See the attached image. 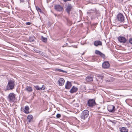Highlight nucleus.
Here are the masks:
<instances>
[{"label": "nucleus", "instance_id": "obj_1", "mask_svg": "<svg viewBox=\"0 0 132 132\" xmlns=\"http://www.w3.org/2000/svg\"><path fill=\"white\" fill-rule=\"evenodd\" d=\"M15 81L10 79L8 81L7 84L6 86V89L7 90H12L14 88Z\"/></svg>", "mask_w": 132, "mask_h": 132}, {"label": "nucleus", "instance_id": "obj_2", "mask_svg": "<svg viewBox=\"0 0 132 132\" xmlns=\"http://www.w3.org/2000/svg\"><path fill=\"white\" fill-rule=\"evenodd\" d=\"M7 97L8 101L10 103L14 102L15 100V94L13 93H10Z\"/></svg>", "mask_w": 132, "mask_h": 132}, {"label": "nucleus", "instance_id": "obj_3", "mask_svg": "<svg viewBox=\"0 0 132 132\" xmlns=\"http://www.w3.org/2000/svg\"><path fill=\"white\" fill-rule=\"evenodd\" d=\"M96 104L95 99H90L87 101V106L89 108H93Z\"/></svg>", "mask_w": 132, "mask_h": 132}, {"label": "nucleus", "instance_id": "obj_4", "mask_svg": "<svg viewBox=\"0 0 132 132\" xmlns=\"http://www.w3.org/2000/svg\"><path fill=\"white\" fill-rule=\"evenodd\" d=\"M89 114L88 111L87 110H85L82 112L80 117L83 120H84L88 117Z\"/></svg>", "mask_w": 132, "mask_h": 132}, {"label": "nucleus", "instance_id": "obj_5", "mask_svg": "<svg viewBox=\"0 0 132 132\" xmlns=\"http://www.w3.org/2000/svg\"><path fill=\"white\" fill-rule=\"evenodd\" d=\"M117 19L118 21L120 22H123L124 21L125 17L121 13H119L117 15Z\"/></svg>", "mask_w": 132, "mask_h": 132}, {"label": "nucleus", "instance_id": "obj_6", "mask_svg": "<svg viewBox=\"0 0 132 132\" xmlns=\"http://www.w3.org/2000/svg\"><path fill=\"white\" fill-rule=\"evenodd\" d=\"M108 111L110 112L114 113L116 109L114 106L112 105H109L108 106Z\"/></svg>", "mask_w": 132, "mask_h": 132}, {"label": "nucleus", "instance_id": "obj_7", "mask_svg": "<svg viewBox=\"0 0 132 132\" xmlns=\"http://www.w3.org/2000/svg\"><path fill=\"white\" fill-rule=\"evenodd\" d=\"M54 9L56 11L59 12H61L63 11V7L59 4L56 5L55 6Z\"/></svg>", "mask_w": 132, "mask_h": 132}, {"label": "nucleus", "instance_id": "obj_8", "mask_svg": "<svg viewBox=\"0 0 132 132\" xmlns=\"http://www.w3.org/2000/svg\"><path fill=\"white\" fill-rule=\"evenodd\" d=\"M118 39V41L121 43H125L127 41V39L123 36H119Z\"/></svg>", "mask_w": 132, "mask_h": 132}, {"label": "nucleus", "instance_id": "obj_9", "mask_svg": "<svg viewBox=\"0 0 132 132\" xmlns=\"http://www.w3.org/2000/svg\"><path fill=\"white\" fill-rule=\"evenodd\" d=\"M73 9V7L71 4H68L66 6L65 10L69 14H70V12Z\"/></svg>", "mask_w": 132, "mask_h": 132}, {"label": "nucleus", "instance_id": "obj_10", "mask_svg": "<svg viewBox=\"0 0 132 132\" xmlns=\"http://www.w3.org/2000/svg\"><path fill=\"white\" fill-rule=\"evenodd\" d=\"M87 13V14L94 13L96 15L98 14L99 13L98 11L95 9H91L88 10Z\"/></svg>", "mask_w": 132, "mask_h": 132}, {"label": "nucleus", "instance_id": "obj_11", "mask_svg": "<svg viewBox=\"0 0 132 132\" xmlns=\"http://www.w3.org/2000/svg\"><path fill=\"white\" fill-rule=\"evenodd\" d=\"M110 67V64L108 61L104 62L102 64V67L104 69H108Z\"/></svg>", "mask_w": 132, "mask_h": 132}, {"label": "nucleus", "instance_id": "obj_12", "mask_svg": "<svg viewBox=\"0 0 132 132\" xmlns=\"http://www.w3.org/2000/svg\"><path fill=\"white\" fill-rule=\"evenodd\" d=\"M95 53L96 54L100 55L103 58H105V55L104 54L102 53L99 51L97 50H95Z\"/></svg>", "mask_w": 132, "mask_h": 132}, {"label": "nucleus", "instance_id": "obj_13", "mask_svg": "<svg viewBox=\"0 0 132 132\" xmlns=\"http://www.w3.org/2000/svg\"><path fill=\"white\" fill-rule=\"evenodd\" d=\"M65 80L63 78H60L59 79L58 81V83L60 86H62L63 85L64 83Z\"/></svg>", "mask_w": 132, "mask_h": 132}, {"label": "nucleus", "instance_id": "obj_14", "mask_svg": "<svg viewBox=\"0 0 132 132\" xmlns=\"http://www.w3.org/2000/svg\"><path fill=\"white\" fill-rule=\"evenodd\" d=\"M34 118L33 116L31 114L29 115L27 117V121L29 123L32 122L33 121Z\"/></svg>", "mask_w": 132, "mask_h": 132}, {"label": "nucleus", "instance_id": "obj_15", "mask_svg": "<svg viewBox=\"0 0 132 132\" xmlns=\"http://www.w3.org/2000/svg\"><path fill=\"white\" fill-rule=\"evenodd\" d=\"M94 44L95 46H102V43L100 40H96L94 41Z\"/></svg>", "mask_w": 132, "mask_h": 132}, {"label": "nucleus", "instance_id": "obj_16", "mask_svg": "<svg viewBox=\"0 0 132 132\" xmlns=\"http://www.w3.org/2000/svg\"><path fill=\"white\" fill-rule=\"evenodd\" d=\"M72 86L70 82L67 81V82L65 85V88L66 89H69Z\"/></svg>", "mask_w": 132, "mask_h": 132}, {"label": "nucleus", "instance_id": "obj_17", "mask_svg": "<svg viewBox=\"0 0 132 132\" xmlns=\"http://www.w3.org/2000/svg\"><path fill=\"white\" fill-rule=\"evenodd\" d=\"M78 88L74 86H73L72 88L70 91V92L71 93H73L76 92L78 90Z\"/></svg>", "mask_w": 132, "mask_h": 132}, {"label": "nucleus", "instance_id": "obj_18", "mask_svg": "<svg viewBox=\"0 0 132 132\" xmlns=\"http://www.w3.org/2000/svg\"><path fill=\"white\" fill-rule=\"evenodd\" d=\"M119 130L121 132H128V129L126 128L121 127L119 128Z\"/></svg>", "mask_w": 132, "mask_h": 132}, {"label": "nucleus", "instance_id": "obj_19", "mask_svg": "<svg viewBox=\"0 0 132 132\" xmlns=\"http://www.w3.org/2000/svg\"><path fill=\"white\" fill-rule=\"evenodd\" d=\"M93 77L89 76L86 77V81L88 82L92 81H93Z\"/></svg>", "mask_w": 132, "mask_h": 132}, {"label": "nucleus", "instance_id": "obj_20", "mask_svg": "<svg viewBox=\"0 0 132 132\" xmlns=\"http://www.w3.org/2000/svg\"><path fill=\"white\" fill-rule=\"evenodd\" d=\"M25 90L29 92H31L32 91V87L28 86H27L26 87Z\"/></svg>", "mask_w": 132, "mask_h": 132}, {"label": "nucleus", "instance_id": "obj_21", "mask_svg": "<svg viewBox=\"0 0 132 132\" xmlns=\"http://www.w3.org/2000/svg\"><path fill=\"white\" fill-rule=\"evenodd\" d=\"M44 85L42 86V87L40 88L37 85L36 86H34V87L37 90H39L40 89L41 90H44L45 89V88L43 87Z\"/></svg>", "mask_w": 132, "mask_h": 132}, {"label": "nucleus", "instance_id": "obj_22", "mask_svg": "<svg viewBox=\"0 0 132 132\" xmlns=\"http://www.w3.org/2000/svg\"><path fill=\"white\" fill-rule=\"evenodd\" d=\"M29 108L28 106H25V109L24 110V112L26 113H29Z\"/></svg>", "mask_w": 132, "mask_h": 132}, {"label": "nucleus", "instance_id": "obj_23", "mask_svg": "<svg viewBox=\"0 0 132 132\" xmlns=\"http://www.w3.org/2000/svg\"><path fill=\"white\" fill-rule=\"evenodd\" d=\"M55 71H58L60 72H64V73H67V72L66 71H64L62 70V69H57V68L55 69Z\"/></svg>", "mask_w": 132, "mask_h": 132}, {"label": "nucleus", "instance_id": "obj_24", "mask_svg": "<svg viewBox=\"0 0 132 132\" xmlns=\"http://www.w3.org/2000/svg\"><path fill=\"white\" fill-rule=\"evenodd\" d=\"M42 40V41L45 43H46L47 42V38L46 37H44L43 36H42L41 37Z\"/></svg>", "mask_w": 132, "mask_h": 132}, {"label": "nucleus", "instance_id": "obj_25", "mask_svg": "<svg viewBox=\"0 0 132 132\" xmlns=\"http://www.w3.org/2000/svg\"><path fill=\"white\" fill-rule=\"evenodd\" d=\"M96 76L99 78V79H101L102 80H103L104 78V76L101 75H100L96 74Z\"/></svg>", "mask_w": 132, "mask_h": 132}, {"label": "nucleus", "instance_id": "obj_26", "mask_svg": "<svg viewBox=\"0 0 132 132\" xmlns=\"http://www.w3.org/2000/svg\"><path fill=\"white\" fill-rule=\"evenodd\" d=\"M36 9L38 12H40V13H42V11L38 6L36 7Z\"/></svg>", "mask_w": 132, "mask_h": 132}, {"label": "nucleus", "instance_id": "obj_27", "mask_svg": "<svg viewBox=\"0 0 132 132\" xmlns=\"http://www.w3.org/2000/svg\"><path fill=\"white\" fill-rule=\"evenodd\" d=\"M29 41L30 42H33L34 41V38L33 37H30Z\"/></svg>", "mask_w": 132, "mask_h": 132}, {"label": "nucleus", "instance_id": "obj_28", "mask_svg": "<svg viewBox=\"0 0 132 132\" xmlns=\"http://www.w3.org/2000/svg\"><path fill=\"white\" fill-rule=\"evenodd\" d=\"M123 0H117V2L118 3H121L123 2Z\"/></svg>", "mask_w": 132, "mask_h": 132}, {"label": "nucleus", "instance_id": "obj_29", "mask_svg": "<svg viewBox=\"0 0 132 132\" xmlns=\"http://www.w3.org/2000/svg\"><path fill=\"white\" fill-rule=\"evenodd\" d=\"M56 117L57 118H59L61 117V115L60 114H57L56 115Z\"/></svg>", "mask_w": 132, "mask_h": 132}, {"label": "nucleus", "instance_id": "obj_30", "mask_svg": "<svg viewBox=\"0 0 132 132\" xmlns=\"http://www.w3.org/2000/svg\"><path fill=\"white\" fill-rule=\"evenodd\" d=\"M31 24V23L29 22H27L26 23V25H30Z\"/></svg>", "mask_w": 132, "mask_h": 132}, {"label": "nucleus", "instance_id": "obj_31", "mask_svg": "<svg viewBox=\"0 0 132 132\" xmlns=\"http://www.w3.org/2000/svg\"><path fill=\"white\" fill-rule=\"evenodd\" d=\"M129 43L131 44H132V38H130L129 40Z\"/></svg>", "mask_w": 132, "mask_h": 132}, {"label": "nucleus", "instance_id": "obj_32", "mask_svg": "<svg viewBox=\"0 0 132 132\" xmlns=\"http://www.w3.org/2000/svg\"><path fill=\"white\" fill-rule=\"evenodd\" d=\"M20 3H24L25 2L24 0H20Z\"/></svg>", "mask_w": 132, "mask_h": 132}, {"label": "nucleus", "instance_id": "obj_33", "mask_svg": "<svg viewBox=\"0 0 132 132\" xmlns=\"http://www.w3.org/2000/svg\"><path fill=\"white\" fill-rule=\"evenodd\" d=\"M71 0H63V1L64 2H66L68 1H70Z\"/></svg>", "mask_w": 132, "mask_h": 132}, {"label": "nucleus", "instance_id": "obj_34", "mask_svg": "<svg viewBox=\"0 0 132 132\" xmlns=\"http://www.w3.org/2000/svg\"><path fill=\"white\" fill-rule=\"evenodd\" d=\"M22 108H21V110H22Z\"/></svg>", "mask_w": 132, "mask_h": 132}]
</instances>
